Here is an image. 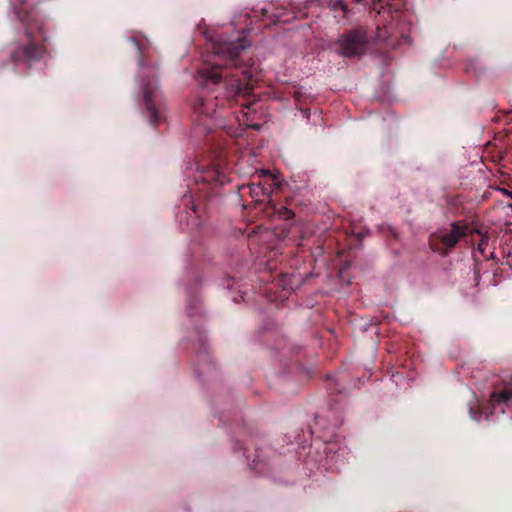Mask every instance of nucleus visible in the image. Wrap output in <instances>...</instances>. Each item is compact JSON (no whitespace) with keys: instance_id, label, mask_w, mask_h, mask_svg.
Wrapping results in <instances>:
<instances>
[{"instance_id":"nucleus-1","label":"nucleus","mask_w":512,"mask_h":512,"mask_svg":"<svg viewBox=\"0 0 512 512\" xmlns=\"http://www.w3.org/2000/svg\"><path fill=\"white\" fill-rule=\"evenodd\" d=\"M249 46L245 37L237 41L220 40L213 44V58L211 65L204 66L200 73L206 82L218 84L224 80L225 98L228 102H235L241 107L249 108V96L252 87L243 83L237 74L230 73V67L235 69L244 65L242 54Z\"/></svg>"},{"instance_id":"nucleus-2","label":"nucleus","mask_w":512,"mask_h":512,"mask_svg":"<svg viewBox=\"0 0 512 512\" xmlns=\"http://www.w3.org/2000/svg\"><path fill=\"white\" fill-rule=\"evenodd\" d=\"M192 107V136L197 140L209 142V135L214 130L224 127L222 108H217V97L206 96L203 92L197 94L191 102Z\"/></svg>"},{"instance_id":"nucleus-3","label":"nucleus","mask_w":512,"mask_h":512,"mask_svg":"<svg viewBox=\"0 0 512 512\" xmlns=\"http://www.w3.org/2000/svg\"><path fill=\"white\" fill-rule=\"evenodd\" d=\"M467 227L459 221L453 222L450 228H442L430 235V248L442 256H447L466 236Z\"/></svg>"},{"instance_id":"nucleus-4","label":"nucleus","mask_w":512,"mask_h":512,"mask_svg":"<svg viewBox=\"0 0 512 512\" xmlns=\"http://www.w3.org/2000/svg\"><path fill=\"white\" fill-rule=\"evenodd\" d=\"M335 45L336 52L343 57H360L368 47L367 34L361 28L348 30L339 36Z\"/></svg>"},{"instance_id":"nucleus-5","label":"nucleus","mask_w":512,"mask_h":512,"mask_svg":"<svg viewBox=\"0 0 512 512\" xmlns=\"http://www.w3.org/2000/svg\"><path fill=\"white\" fill-rule=\"evenodd\" d=\"M143 101L149 115L150 124L157 126L161 121L160 105L161 93L154 76L144 77L142 79Z\"/></svg>"},{"instance_id":"nucleus-6","label":"nucleus","mask_w":512,"mask_h":512,"mask_svg":"<svg viewBox=\"0 0 512 512\" xmlns=\"http://www.w3.org/2000/svg\"><path fill=\"white\" fill-rule=\"evenodd\" d=\"M45 52L44 46L36 43L32 39V34H30V36H27L25 43L18 44L12 51L10 59L14 65L23 63L30 67L33 63L40 61Z\"/></svg>"},{"instance_id":"nucleus-7","label":"nucleus","mask_w":512,"mask_h":512,"mask_svg":"<svg viewBox=\"0 0 512 512\" xmlns=\"http://www.w3.org/2000/svg\"><path fill=\"white\" fill-rule=\"evenodd\" d=\"M239 190L244 194L247 192L253 200L256 202H264L269 203V187L262 188L261 185H258L257 182L252 181L250 184L242 185Z\"/></svg>"},{"instance_id":"nucleus-8","label":"nucleus","mask_w":512,"mask_h":512,"mask_svg":"<svg viewBox=\"0 0 512 512\" xmlns=\"http://www.w3.org/2000/svg\"><path fill=\"white\" fill-rule=\"evenodd\" d=\"M256 177L258 178V185H261L262 188H264L265 186L269 187V200L272 199L271 195L274 192V190L280 188V181L278 180V178L269 170L264 169L256 171V175L254 176V178Z\"/></svg>"},{"instance_id":"nucleus-9","label":"nucleus","mask_w":512,"mask_h":512,"mask_svg":"<svg viewBox=\"0 0 512 512\" xmlns=\"http://www.w3.org/2000/svg\"><path fill=\"white\" fill-rule=\"evenodd\" d=\"M15 14L19 21L25 25V35L30 36L33 33L32 22L35 20L34 12L22 4L15 9Z\"/></svg>"},{"instance_id":"nucleus-10","label":"nucleus","mask_w":512,"mask_h":512,"mask_svg":"<svg viewBox=\"0 0 512 512\" xmlns=\"http://www.w3.org/2000/svg\"><path fill=\"white\" fill-rule=\"evenodd\" d=\"M490 401L493 405L500 403H504L507 406L512 405V385H505L500 391H493Z\"/></svg>"},{"instance_id":"nucleus-11","label":"nucleus","mask_w":512,"mask_h":512,"mask_svg":"<svg viewBox=\"0 0 512 512\" xmlns=\"http://www.w3.org/2000/svg\"><path fill=\"white\" fill-rule=\"evenodd\" d=\"M267 209L271 210L274 215L283 220H290L295 216V213L291 209L286 206L276 204L273 199L269 200Z\"/></svg>"},{"instance_id":"nucleus-12","label":"nucleus","mask_w":512,"mask_h":512,"mask_svg":"<svg viewBox=\"0 0 512 512\" xmlns=\"http://www.w3.org/2000/svg\"><path fill=\"white\" fill-rule=\"evenodd\" d=\"M225 175L219 170L218 166H214L210 171L206 172V175L202 177L204 181H215L218 183L224 182Z\"/></svg>"},{"instance_id":"nucleus-13","label":"nucleus","mask_w":512,"mask_h":512,"mask_svg":"<svg viewBox=\"0 0 512 512\" xmlns=\"http://www.w3.org/2000/svg\"><path fill=\"white\" fill-rule=\"evenodd\" d=\"M328 7L334 13L342 12V18H346L348 7L343 0H329Z\"/></svg>"},{"instance_id":"nucleus-14","label":"nucleus","mask_w":512,"mask_h":512,"mask_svg":"<svg viewBox=\"0 0 512 512\" xmlns=\"http://www.w3.org/2000/svg\"><path fill=\"white\" fill-rule=\"evenodd\" d=\"M491 187L512 199V180L508 182L502 181L500 185H492Z\"/></svg>"},{"instance_id":"nucleus-15","label":"nucleus","mask_w":512,"mask_h":512,"mask_svg":"<svg viewBox=\"0 0 512 512\" xmlns=\"http://www.w3.org/2000/svg\"><path fill=\"white\" fill-rule=\"evenodd\" d=\"M300 97H301V93L300 92H295L294 98H295L296 105L303 112L304 116L308 118L309 117L308 110L299 106V104H300Z\"/></svg>"},{"instance_id":"nucleus-16","label":"nucleus","mask_w":512,"mask_h":512,"mask_svg":"<svg viewBox=\"0 0 512 512\" xmlns=\"http://www.w3.org/2000/svg\"><path fill=\"white\" fill-rule=\"evenodd\" d=\"M488 245V237H482L479 244L478 249L483 252L484 248Z\"/></svg>"},{"instance_id":"nucleus-17","label":"nucleus","mask_w":512,"mask_h":512,"mask_svg":"<svg viewBox=\"0 0 512 512\" xmlns=\"http://www.w3.org/2000/svg\"><path fill=\"white\" fill-rule=\"evenodd\" d=\"M192 213L195 214V216L199 217L200 216V206L199 204H196L194 203L193 204V207H192Z\"/></svg>"},{"instance_id":"nucleus-18","label":"nucleus","mask_w":512,"mask_h":512,"mask_svg":"<svg viewBox=\"0 0 512 512\" xmlns=\"http://www.w3.org/2000/svg\"><path fill=\"white\" fill-rule=\"evenodd\" d=\"M391 1H392V0H379V2L382 4V7H383L384 5H386V6H392Z\"/></svg>"},{"instance_id":"nucleus-19","label":"nucleus","mask_w":512,"mask_h":512,"mask_svg":"<svg viewBox=\"0 0 512 512\" xmlns=\"http://www.w3.org/2000/svg\"><path fill=\"white\" fill-rule=\"evenodd\" d=\"M139 65H140L142 68L144 67V65H145V64H144V60H143V58H141V59H140V61H139Z\"/></svg>"},{"instance_id":"nucleus-20","label":"nucleus","mask_w":512,"mask_h":512,"mask_svg":"<svg viewBox=\"0 0 512 512\" xmlns=\"http://www.w3.org/2000/svg\"><path fill=\"white\" fill-rule=\"evenodd\" d=\"M242 73L245 75V76H244V79L246 80V79H247V77H248V76H247V70H246V69H245V70H243V71H242Z\"/></svg>"},{"instance_id":"nucleus-21","label":"nucleus","mask_w":512,"mask_h":512,"mask_svg":"<svg viewBox=\"0 0 512 512\" xmlns=\"http://www.w3.org/2000/svg\"><path fill=\"white\" fill-rule=\"evenodd\" d=\"M356 3H361L362 0H354Z\"/></svg>"}]
</instances>
